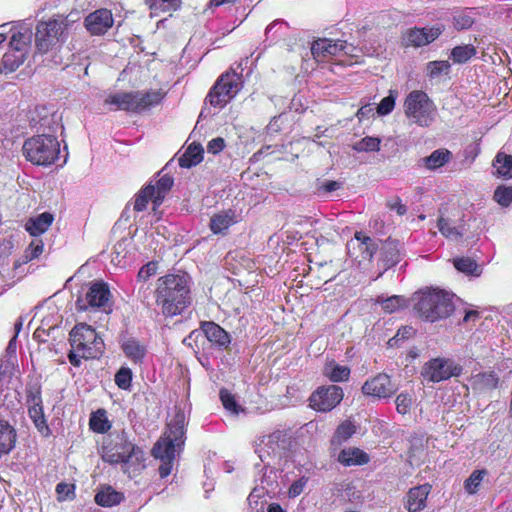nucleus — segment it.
Listing matches in <instances>:
<instances>
[{
  "label": "nucleus",
  "mask_w": 512,
  "mask_h": 512,
  "mask_svg": "<svg viewBox=\"0 0 512 512\" xmlns=\"http://www.w3.org/2000/svg\"><path fill=\"white\" fill-rule=\"evenodd\" d=\"M156 303L165 316L181 314L191 304L190 277L185 274H168L157 280Z\"/></svg>",
  "instance_id": "1"
},
{
  "label": "nucleus",
  "mask_w": 512,
  "mask_h": 512,
  "mask_svg": "<svg viewBox=\"0 0 512 512\" xmlns=\"http://www.w3.org/2000/svg\"><path fill=\"white\" fill-rule=\"evenodd\" d=\"M80 19L79 13H70L66 17L41 21L36 26L35 45L40 53L59 48L66 40L72 24Z\"/></svg>",
  "instance_id": "2"
},
{
  "label": "nucleus",
  "mask_w": 512,
  "mask_h": 512,
  "mask_svg": "<svg viewBox=\"0 0 512 512\" xmlns=\"http://www.w3.org/2000/svg\"><path fill=\"white\" fill-rule=\"evenodd\" d=\"M414 309L429 322H435L451 315L454 310L452 295L438 289H429L415 294Z\"/></svg>",
  "instance_id": "3"
},
{
  "label": "nucleus",
  "mask_w": 512,
  "mask_h": 512,
  "mask_svg": "<svg viewBox=\"0 0 512 512\" xmlns=\"http://www.w3.org/2000/svg\"><path fill=\"white\" fill-rule=\"evenodd\" d=\"M101 456L110 464H141L144 461V452L132 442L124 433L108 437L102 445Z\"/></svg>",
  "instance_id": "4"
},
{
  "label": "nucleus",
  "mask_w": 512,
  "mask_h": 512,
  "mask_svg": "<svg viewBox=\"0 0 512 512\" xmlns=\"http://www.w3.org/2000/svg\"><path fill=\"white\" fill-rule=\"evenodd\" d=\"M403 110L409 122L420 127L431 126L437 116L436 105L422 90H413L406 96Z\"/></svg>",
  "instance_id": "5"
},
{
  "label": "nucleus",
  "mask_w": 512,
  "mask_h": 512,
  "mask_svg": "<svg viewBox=\"0 0 512 512\" xmlns=\"http://www.w3.org/2000/svg\"><path fill=\"white\" fill-rule=\"evenodd\" d=\"M23 153L26 159L33 164L48 166L58 158L60 143L53 135H36L24 142Z\"/></svg>",
  "instance_id": "6"
},
{
  "label": "nucleus",
  "mask_w": 512,
  "mask_h": 512,
  "mask_svg": "<svg viewBox=\"0 0 512 512\" xmlns=\"http://www.w3.org/2000/svg\"><path fill=\"white\" fill-rule=\"evenodd\" d=\"M71 347L86 358H98L104 352V341L91 326L80 323L70 332Z\"/></svg>",
  "instance_id": "7"
},
{
  "label": "nucleus",
  "mask_w": 512,
  "mask_h": 512,
  "mask_svg": "<svg viewBox=\"0 0 512 512\" xmlns=\"http://www.w3.org/2000/svg\"><path fill=\"white\" fill-rule=\"evenodd\" d=\"M32 40V31L24 28L21 31L13 32L9 42V49L2 58L0 72H14L24 62Z\"/></svg>",
  "instance_id": "8"
},
{
  "label": "nucleus",
  "mask_w": 512,
  "mask_h": 512,
  "mask_svg": "<svg viewBox=\"0 0 512 512\" xmlns=\"http://www.w3.org/2000/svg\"><path fill=\"white\" fill-rule=\"evenodd\" d=\"M240 89V76L235 72L225 73L213 85L206 97V101L215 108H223L237 95Z\"/></svg>",
  "instance_id": "9"
},
{
  "label": "nucleus",
  "mask_w": 512,
  "mask_h": 512,
  "mask_svg": "<svg viewBox=\"0 0 512 512\" xmlns=\"http://www.w3.org/2000/svg\"><path fill=\"white\" fill-rule=\"evenodd\" d=\"M357 52V47H355L353 44H348L343 40L321 38L314 41L311 46V54L318 62H322L330 57L339 55L357 57Z\"/></svg>",
  "instance_id": "10"
},
{
  "label": "nucleus",
  "mask_w": 512,
  "mask_h": 512,
  "mask_svg": "<svg viewBox=\"0 0 512 512\" xmlns=\"http://www.w3.org/2000/svg\"><path fill=\"white\" fill-rule=\"evenodd\" d=\"M462 369L453 360L435 358L424 364L421 375L427 382H441L460 375Z\"/></svg>",
  "instance_id": "11"
},
{
  "label": "nucleus",
  "mask_w": 512,
  "mask_h": 512,
  "mask_svg": "<svg viewBox=\"0 0 512 512\" xmlns=\"http://www.w3.org/2000/svg\"><path fill=\"white\" fill-rule=\"evenodd\" d=\"M111 292L106 283L101 281L92 282L84 296L76 302L79 311H85L89 307L101 308L105 312L110 311Z\"/></svg>",
  "instance_id": "12"
},
{
  "label": "nucleus",
  "mask_w": 512,
  "mask_h": 512,
  "mask_svg": "<svg viewBox=\"0 0 512 512\" xmlns=\"http://www.w3.org/2000/svg\"><path fill=\"white\" fill-rule=\"evenodd\" d=\"M343 395V390L339 386H322L310 396V406L317 411L328 412L341 402Z\"/></svg>",
  "instance_id": "13"
},
{
  "label": "nucleus",
  "mask_w": 512,
  "mask_h": 512,
  "mask_svg": "<svg viewBox=\"0 0 512 512\" xmlns=\"http://www.w3.org/2000/svg\"><path fill=\"white\" fill-rule=\"evenodd\" d=\"M185 424V412L176 406L167 424V431L160 441L182 446L184 444Z\"/></svg>",
  "instance_id": "14"
},
{
  "label": "nucleus",
  "mask_w": 512,
  "mask_h": 512,
  "mask_svg": "<svg viewBox=\"0 0 512 512\" xmlns=\"http://www.w3.org/2000/svg\"><path fill=\"white\" fill-rule=\"evenodd\" d=\"M398 387L392 383L387 374L380 373L377 376L367 380L362 386V391L367 396L376 398H388L392 396Z\"/></svg>",
  "instance_id": "15"
},
{
  "label": "nucleus",
  "mask_w": 512,
  "mask_h": 512,
  "mask_svg": "<svg viewBox=\"0 0 512 512\" xmlns=\"http://www.w3.org/2000/svg\"><path fill=\"white\" fill-rule=\"evenodd\" d=\"M181 447L182 446L166 443L160 440H158L154 445L152 454L155 458H158L162 461L161 465L159 466V474L161 478H165L170 475L172 471V462L176 453L180 450Z\"/></svg>",
  "instance_id": "16"
},
{
  "label": "nucleus",
  "mask_w": 512,
  "mask_h": 512,
  "mask_svg": "<svg viewBox=\"0 0 512 512\" xmlns=\"http://www.w3.org/2000/svg\"><path fill=\"white\" fill-rule=\"evenodd\" d=\"M442 33L439 26L408 29L403 37L406 46L420 47L437 39Z\"/></svg>",
  "instance_id": "17"
},
{
  "label": "nucleus",
  "mask_w": 512,
  "mask_h": 512,
  "mask_svg": "<svg viewBox=\"0 0 512 512\" xmlns=\"http://www.w3.org/2000/svg\"><path fill=\"white\" fill-rule=\"evenodd\" d=\"M113 16L108 9H98L85 18V27L93 35H103L113 25Z\"/></svg>",
  "instance_id": "18"
},
{
  "label": "nucleus",
  "mask_w": 512,
  "mask_h": 512,
  "mask_svg": "<svg viewBox=\"0 0 512 512\" xmlns=\"http://www.w3.org/2000/svg\"><path fill=\"white\" fill-rule=\"evenodd\" d=\"M431 486L428 484L411 488L406 497L405 507L409 512H419L426 506V500L430 493Z\"/></svg>",
  "instance_id": "19"
},
{
  "label": "nucleus",
  "mask_w": 512,
  "mask_h": 512,
  "mask_svg": "<svg viewBox=\"0 0 512 512\" xmlns=\"http://www.w3.org/2000/svg\"><path fill=\"white\" fill-rule=\"evenodd\" d=\"M133 239L122 238L113 247L111 262L118 267H125L132 258Z\"/></svg>",
  "instance_id": "20"
},
{
  "label": "nucleus",
  "mask_w": 512,
  "mask_h": 512,
  "mask_svg": "<svg viewBox=\"0 0 512 512\" xmlns=\"http://www.w3.org/2000/svg\"><path fill=\"white\" fill-rule=\"evenodd\" d=\"M348 249H358L363 260H371L377 250V244L372 238L357 232L354 239L348 243Z\"/></svg>",
  "instance_id": "21"
},
{
  "label": "nucleus",
  "mask_w": 512,
  "mask_h": 512,
  "mask_svg": "<svg viewBox=\"0 0 512 512\" xmlns=\"http://www.w3.org/2000/svg\"><path fill=\"white\" fill-rule=\"evenodd\" d=\"M104 103L113 106L114 110L136 112L134 92H118L106 97Z\"/></svg>",
  "instance_id": "22"
},
{
  "label": "nucleus",
  "mask_w": 512,
  "mask_h": 512,
  "mask_svg": "<svg viewBox=\"0 0 512 512\" xmlns=\"http://www.w3.org/2000/svg\"><path fill=\"white\" fill-rule=\"evenodd\" d=\"M134 96L135 105L137 106L136 112H142L158 105L162 101L164 94L161 90H150L146 92L136 91Z\"/></svg>",
  "instance_id": "23"
},
{
  "label": "nucleus",
  "mask_w": 512,
  "mask_h": 512,
  "mask_svg": "<svg viewBox=\"0 0 512 512\" xmlns=\"http://www.w3.org/2000/svg\"><path fill=\"white\" fill-rule=\"evenodd\" d=\"M53 221L54 216L49 212H44L34 218H30L25 224V229L31 236L36 237L46 232Z\"/></svg>",
  "instance_id": "24"
},
{
  "label": "nucleus",
  "mask_w": 512,
  "mask_h": 512,
  "mask_svg": "<svg viewBox=\"0 0 512 512\" xmlns=\"http://www.w3.org/2000/svg\"><path fill=\"white\" fill-rule=\"evenodd\" d=\"M369 460V455L356 447L345 448L338 455V461L344 466L364 465Z\"/></svg>",
  "instance_id": "25"
},
{
  "label": "nucleus",
  "mask_w": 512,
  "mask_h": 512,
  "mask_svg": "<svg viewBox=\"0 0 512 512\" xmlns=\"http://www.w3.org/2000/svg\"><path fill=\"white\" fill-rule=\"evenodd\" d=\"M202 330L206 338L213 344L220 347H227L230 343L229 334L214 322L203 323Z\"/></svg>",
  "instance_id": "26"
},
{
  "label": "nucleus",
  "mask_w": 512,
  "mask_h": 512,
  "mask_svg": "<svg viewBox=\"0 0 512 512\" xmlns=\"http://www.w3.org/2000/svg\"><path fill=\"white\" fill-rule=\"evenodd\" d=\"M452 158V153L444 148L433 151L429 156L420 159L421 166L428 170H436L447 164Z\"/></svg>",
  "instance_id": "27"
},
{
  "label": "nucleus",
  "mask_w": 512,
  "mask_h": 512,
  "mask_svg": "<svg viewBox=\"0 0 512 512\" xmlns=\"http://www.w3.org/2000/svg\"><path fill=\"white\" fill-rule=\"evenodd\" d=\"M124 495L111 486H102L95 495V502L103 507H112L120 504Z\"/></svg>",
  "instance_id": "28"
},
{
  "label": "nucleus",
  "mask_w": 512,
  "mask_h": 512,
  "mask_svg": "<svg viewBox=\"0 0 512 512\" xmlns=\"http://www.w3.org/2000/svg\"><path fill=\"white\" fill-rule=\"evenodd\" d=\"M493 174L505 180L512 179V155L498 152L493 160Z\"/></svg>",
  "instance_id": "29"
},
{
  "label": "nucleus",
  "mask_w": 512,
  "mask_h": 512,
  "mask_svg": "<svg viewBox=\"0 0 512 512\" xmlns=\"http://www.w3.org/2000/svg\"><path fill=\"white\" fill-rule=\"evenodd\" d=\"M400 260L399 242L387 240L381 246V261L386 268L396 265Z\"/></svg>",
  "instance_id": "30"
},
{
  "label": "nucleus",
  "mask_w": 512,
  "mask_h": 512,
  "mask_svg": "<svg viewBox=\"0 0 512 512\" xmlns=\"http://www.w3.org/2000/svg\"><path fill=\"white\" fill-rule=\"evenodd\" d=\"M16 433L8 422L0 420V457L9 453L15 446Z\"/></svg>",
  "instance_id": "31"
},
{
  "label": "nucleus",
  "mask_w": 512,
  "mask_h": 512,
  "mask_svg": "<svg viewBox=\"0 0 512 512\" xmlns=\"http://www.w3.org/2000/svg\"><path fill=\"white\" fill-rule=\"evenodd\" d=\"M236 223L235 214L231 210L223 211L211 217L210 228L214 234L222 233Z\"/></svg>",
  "instance_id": "32"
},
{
  "label": "nucleus",
  "mask_w": 512,
  "mask_h": 512,
  "mask_svg": "<svg viewBox=\"0 0 512 512\" xmlns=\"http://www.w3.org/2000/svg\"><path fill=\"white\" fill-rule=\"evenodd\" d=\"M203 160V148L200 144H191L179 158V165L183 168L196 166Z\"/></svg>",
  "instance_id": "33"
},
{
  "label": "nucleus",
  "mask_w": 512,
  "mask_h": 512,
  "mask_svg": "<svg viewBox=\"0 0 512 512\" xmlns=\"http://www.w3.org/2000/svg\"><path fill=\"white\" fill-rule=\"evenodd\" d=\"M437 226L441 234L451 240L460 239L467 231L464 223L455 226L450 222V220L445 219L443 217H440L438 219Z\"/></svg>",
  "instance_id": "34"
},
{
  "label": "nucleus",
  "mask_w": 512,
  "mask_h": 512,
  "mask_svg": "<svg viewBox=\"0 0 512 512\" xmlns=\"http://www.w3.org/2000/svg\"><path fill=\"white\" fill-rule=\"evenodd\" d=\"M125 355L133 362H141L146 354V347L134 338H128L122 343Z\"/></svg>",
  "instance_id": "35"
},
{
  "label": "nucleus",
  "mask_w": 512,
  "mask_h": 512,
  "mask_svg": "<svg viewBox=\"0 0 512 512\" xmlns=\"http://www.w3.org/2000/svg\"><path fill=\"white\" fill-rule=\"evenodd\" d=\"M376 303L381 305V308L386 313L397 312L400 309L407 307L408 305L407 300L404 297L398 295H393L386 298L384 296H378L376 298Z\"/></svg>",
  "instance_id": "36"
},
{
  "label": "nucleus",
  "mask_w": 512,
  "mask_h": 512,
  "mask_svg": "<svg viewBox=\"0 0 512 512\" xmlns=\"http://www.w3.org/2000/svg\"><path fill=\"white\" fill-rule=\"evenodd\" d=\"M323 373L333 382L346 381L350 375V369L347 366L336 364L334 361L325 365Z\"/></svg>",
  "instance_id": "37"
},
{
  "label": "nucleus",
  "mask_w": 512,
  "mask_h": 512,
  "mask_svg": "<svg viewBox=\"0 0 512 512\" xmlns=\"http://www.w3.org/2000/svg\"><path fill=\"white\" fill-rule=\"evenodd\" d=\"M153 186L155 187V200L153 208L155 210L156 207L162 204L166 194L172 188L173 178L169 175H163L157 180L156 184Z\"/></svg>",
  "instance_id": "38"
},
{
  "label": "nucleus",
  "mask_w": 512,
  "mask_h": 512,
  "mask_svg": "<svg viewBox=\"0 0 512 512\" xmlns=\"http://www.w3.org/2000/svg\"><path fill=\"white\" fill-rule=\"evenodd\" d=\"M475 54V47L473 45L466 44L454 47L451 50L450 58L454 63L462 64L471 59Z\"/></svg>",
  "instance_id": "39"
},
{
  "label": "nucleus",
  "mask_w": 512,
  "mask_h": 512,
  "mask_svg": "<svg viewBox=\"0 0 512 512\" xmlns=\"http://www.w3.org/2000/svg\"><path fill=\"white\" fill-rule=\"evenodd\" d=\"M150 200L154 203L155 187L153 186V184H148L136 195L134 209L136 211L145 210Z\"/></svg>",
  "instance_id": "40"
},
{
  "label": "nucleus",
  "mask_w": 512,
  "mask_h": 512,
  "mask_svg": "<svg viewBox=\"0 0 512 512\" xmlns=\"http://www.w3.org/2000/svg\"><path fill=\"white\" fill-rule=\"evenodd\" d=\"M487 474L488 472L485 469L473 471L464 482V488L466 492L470 495L477 493L483 479L485 478V476H487Z\"/></svg>",
  "instance_id": "41"
},
{
  "label": "nucleus",
  "mask_w": 512,
  "mask_h": 512,
  "mask_svg": "<svg viewBox=\"0 0 512 512\" xmlns=\"http://www.w3.org/2000/svg\"><path fill=\"white\" fill-rule=\"evenodd\" d=\"M90 428L97 433H105L111 425L107 419L105 410H98L90 418Z\"/></svg>",
  "instance_id": "42"
},
{
  "label": "nucleus",
  "mask_w": 512,
  "mask_h": 512,
  "mask_svg": "<svg viewBox=\"0 0 512 512\" xmlns=\"http://www.w3.org/2000/svg\"><path fill=\"white\" fill-rule=\"evenodd\" d=\"M381 140L378 137H364L356 142L352 148L357 152H373L380 150Z\"/></svg>",
  "instance_id": "43"
},
{
  "label": "nucleus",
  "mask_w": 512,
  "mask_h": 512,
  "mask_svg": "<svg viewBox=\"0 0 512 512\" xmlns=\"http://www.w3.org/2000/svg\"><path fill=\"white\" fill-rule=\"evenodd\" d=\"M454 267L465 274L479 275L477 263L469 257L456 258L453 261Z\"/></svg>",
  "instance_id": "44"
},
{
  "label": "nucleus",
  "mask_w": 512,
  "mask_h": 512,
  "mask_svg": "<svg viewBox=\"0 0 512 512\" xmlns=\"http://www.w3.org/2000/svg\"><path fill=\"white\" fill-rule=\"evenodd\" d=\"M499 378L494 372H485L475 376V383L482 389H494Z\"/></svg>",
  "instance_id": "45"
},
{
  "label": "nucleus",
  "mask_w": 512,
  "mask_h": 512,
  "mask_svg": "<svg viewBox=\"0 0 512 512\" xmlns=\"http://www.w3.org/2000/svg\"><path fill=\"white\" fill-rule=\"evenodd\" d=\"M220 400L224 408L233 415H238L239 412L243 411L241 406L237 404L235 397L226 389L220 391Z\"/></svg>",
  "instance_id": "46"
},
{
  "label": "nucleus",
  "mask_w": 512,
  "mask_h": 512,
  "mask_svg": "<svg viewBox=\"0 0 512 512\" xmlns=\"http://www.w3.org/2000/svg\"><path fill=\"white\" fill-rule=\"evenodd\" d=\"M450 70L448 61H430L427 63L426 71L430 78H437L443 73L447 74Z\"/></svg>",
  "instance_id": "47"
},
{
  "label": "nucleus",
  "mask_w": 512,
  "mask_h": 512,
  "mask_svg": "<svg viewBox=\"0 0 512 512\" xmlns=\"http://www.w3.org/2000/svg\"><path fill=\"white\" fill-rule=\"evenodd\" d=\"M493 197L499 205L508 207L512 203V186H498Z\"/></svg>",
  "instance_id": "48"
},
{
  "label": "nucleus",
  "mask_w": 512,
  "mask_h": 512,
  "mask_svg": "<svg viewBox=\"0 0 512 512\" xmlns=\"http://www.w3.org/2000/svg\"><path fill=\"white\" fill-rule=\"evenodd\" d=\"M356 431L354 424L350 421H344L341 423L333 437L334 442L341 443L342 441H346L349 439Z\"/></svg>",
  "instance_id": "49"
},
{
  "label": "nucleus",
  "mask_w": 512,
  "mask_h": 512,
  "mask_svg": "<svg viewBox=\"0 0 512 512\" xmlns=\"http://www.w3.org/2000/svg\"><path fill=\"white\" fill-rule=\"evenodd\" d=\"M397 91L390 90L389 95L384 97L377 106V113L381 116L388 115L395 107Z\"/></svg>",
  "instance_id": "50"
},
{
  "label": "nucleus",
  "mask_w": 512,
  "mask_h": 512,
  "mask_svg": "<svg viewBox=\"0 0 512 512\" xmlns=\"http://www.w3.org/2000/svg\"><path fill=\"white\" fill-rule=\"evenodd\" d=\"M181 1L180 0H155L150 4V9L153 13H157L158 11L169 12L175 11L179 8Z\"/></svg>",
  "instance_id": "51"
},
{
  "label": "nucleus",
  "mask_w": 512,
  "mask_h": 512,
  "mask_svg": "<svg viewBox=\"0 0 512 512\" xmlns=\"http://www.w3.org/2000/svg\"><path fill=\"white\" fill-rule=\"evenodd\" d=\"M17 359L2 356L0 360V380L10 378L15 371Z\"/></svg>",
  "instance_id": "52"
},
{
  "label": "nucleus",
  "mask_w": 512,
  "mask_h": 512,
  "mask_svg": "<svg viewBox=\"0 0 512 512\" xmlns=\"http://www.w3.org/2000/svg\"><path fill=\"white\" fill-rule=\"evenodd\" d=\"M132 373L128 368H121L115 375V383L121 389H128L131 385Z\"/></svg>",
  "instance_id": "53"
},
{
  "label": "nucleus",
  "mask_w": 512,
  "mask_h": 512,
  "mask_svg": "<svg viewBox=\"0 0 512 512\" xmlns=\"http://www.w3.org/2000/svg\"><path fill=\"white\" fill-rule=\"evenodd\" d=\"M44 244L43 241L40 239L33 240L28 248L25 251V259L27 261H31L38 256H40L43 252Z\"/></svg>",
  "instance_id": "54"
},
{
  "label": "nucleus",
  "mask_w": 512,
  "mask_h": 512,
  "mask_svg": "<svg viewBox=\"0 0 512 512\" xmlns=\"http://www.w3.org/2000/svg\"><path fill=\"white\" fill-rule=\"evenodd\" d=\"M396 409L400 414H407L412 405V398L409 394L401 393L396 398Z\"/></svg>",
  "instance_id": "55"
},
{
  "label": "nucleus",
  "mask_w": 512,
  "mask_h": 512,
  "mask_svg": "<svg viewBox=\"0 0 512 512\" xmlns=\"http://www.w3.org/2000/svg\"><path fill=\"white\" fill-rule=\"evenodd\" d=\"M414 335V329L411 326H404L400 328L396 335L388 342L390 346H397L400 341L409 339Z\"/></svg>",
  "instance_id": "56"
},
{
  "label": "nucleus",
  "mask_w": 512,
  "mask_h": 512,
  "mask_svg": "<svg viewBox=\"0 0 512 512\" xmlns=\"http://www.w3.org/2000/svg\"><path fill=\"white\" fill-rule=\"evenodd\" d=\"M157 262L151 261L144 265L138 272L137 279L141 282H146L150 277L157 272Z\"/></svg>",
  "instance_id": "57"
},
{
  "label": "nucleus",
  "mask_w": 512,
  "mask_h": 512,
  "mask_svg": "<svg viewBox=\"0 0 512 512\" xmlns=\"http://www.w3.org/2000/svg\"><path fill=\"white\" fill-rule=\"evenodd\" d=\"M29 415L32 418L34 424L38 428L39 431H43L44 429H48L44 416L42 413V409L40 407H32L29 409Z\"/></svg>",
  "instance_id": "58"
},
{
  "label": "nucleus",
  "mask_w": 512,
  "mask_h": 512,
  "mask_svg": "<svg viewBox=\"0 0 512 512\" xmlns=\"http://www.w3.org/2000/svg\"><path fill=\"white\" fill-rule=\"evenodd\" d=\"M74 485L67 483H59L56 486V492L59 501H65L74 496Z\"/></svg>",
  "instance_id": "59"
},
{
  "label": "nucleus",
  "mask_w": 512,
  "mask_h": 512,
  "mask_svg": "<svg viewBox=\"0 0 512 512\" xmlns=\"http://www.w3.org/2000/svg\"><path fill=\"white\" fill-rule=\"evenodd\" d=\"M225 148V140L222 137H216L207 144V151L212 154H218Z\"/></svg>",
  "instance_id": "60"
},
{
  "label": "nucleus",
  "mask_w": 512,
  "mask_h": 512,
  "mask_svg": "<svg viewBox=\"0 0 512 512\" xmlns=\"http://www.w3.org/2000/svg\"><path fill=\"white\" fill-rule=\"evenodd\" d=\"M473 22V18L468 15H458L454 17V26L458 30L470 28Z\"/></svg>",
  "instance_id": "61"
},
{
  "label": "nucleus",
  "mask_w": 512,
  "mask_h": 512,
  "mask_svg": "<svg viewBox=\"0 0 512 512\" xmlns=\"http://www.w3.org/2000/svg\"><path fill=\"white\" fill-rule=\"evenodd\" d=\"M305 484H306V480H304V479L295 481L289 488V491H288L289 496L294 498V497H297L298 495H300L304 490Z\"/></svg>",
  "instance_id": "62"
},
{
  "label": "nucleus",
  "mask_w": 512,
  "mask_h": 512,
  "mask_svg": "<svg viewBox=\"0 0 512 512\" xmlns=\"http://www.w3.org/2000/svg\"><path fill=\"white\" fill-rule=\"evenodd\" d=\"M387 205L391 210H395L398 215H404L407 211L406 206L401 203L399 198L389 201Z\"/></svg>",
  "instance_id": "63"
},
{
  "label": "nucleus",
  "mask_w": 512,
  "mask_h": 512,
  "mask_svg": "<svg viewBox=\"0 0 512 512\" xmlns=\"http://www.w3.org/2000/svg\"><path fill=\"white\" fill-rule=\"evenodd\" d=\"M68 359L72 365L78 367L81 364V359H87V358L82 356L80 351H76L75 349L72 348V350L70 351V353L68 355Z\"/></svg>",
  "instance_id": "64"
}]
</instances>
